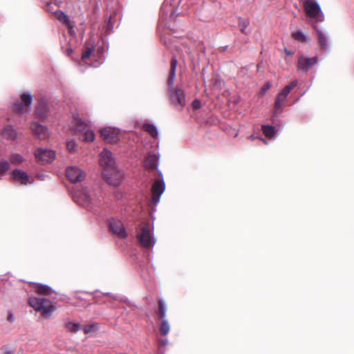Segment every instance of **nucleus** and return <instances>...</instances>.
I'll return each instance as SVG.
<instances>
[{"label":"nucleus","instance_id":"nucleus-48","mask_svg":"<svg viewBox=\"0 0 354 354\" xmlns=\"http://www.w3.org/2000/svg\"><path fill=\"white\" fill-rule=\"evenodd\" d=\"M251 138H252V140H254L255 138H254V136H251Z\"/></svg>","mask_w":354,"mask_h":354},{"label":"nucleus","instance_id":"nucleus-17","mask_svg":"<svg viewBox=\"0 0 354 354\" xmlns=\"http://www.w3.org/2000/svg\"><path fill=\"white\" fill-rule=\"evenodd\" d=\"M288 94L289 93L286 92L283 88L279 93L275 101L273 117L277 116V114L280 113L284 108L286 106L285 102Z\"/></svg>","mask_w":354,"mask_h":354},{"label":"nucleus","instance_id":"nucleus-44","mask_svg":"<svg viewBox=\"0 0 354 354\" xmlns=\"http://www.w3.org/2000/svg\"><path fill=\"white\" fill-rule=\"evenodd\" d=\"M285 53L288 55H292L293 53L291 51V50H287V49H285Z\"/></svg>","mask_w":354,"mask_h":354},{"label":"nucleus","instance_id":"nucleus-13","mask_svg":"<svg viewBox=\"0 0 354 354\" xmlns=\"http://www.w3.org/2000/svg\"><path fill=\"white\" fill-rule=\"evenodd\" d=\"M66 175L72 183L82 181L85 178V173L77 166L68 167L66 170Z\"/></svg>","mask_w":354,"mask_h":354},{"label":"nucleus","instance_id":"nucleus-25","mask_svg":"<svg viewBox=\"0 0 354 354\" xmlns=\"http://www.w3.org/2000/svg\"><path fill=\"white\" fill-rule=\"evenodd\" d=\"M262 131L264 135L268 138H273L277 133V129L272 125H263Z\"/></svg>","mask_w":354,"mask_h":354},{"label":"nucleus","instance_id":"nucleus-34","mask_svg":"<svg viewBox=\"0 0 354 354\" xmlns=\"http://www.w3.org/2000/svg\"><path fill=\"white\" fill-rule=\"evenodd\" d=\"M10 167L9 162L6 160L0 161V174H4Z\"/></svg>","mask_w":354,"mask_h":354},{"label":"nucleus","instance_id":"nucleus-41","mask_svg":"<svg viewBox=\"0 0 354 354\" xmlns=\"http://www.w3.org/2000/svg\"><path fill=\"white\" fill-rule=\"evenodd\" d=\"M14 315L12 313H9L8 314V320L10 322H14Z\"/></svg>","mask_w":354,"mask_h":354},{"label":"nucleus","instance_id":"nucleus-27","mask_svg":"<svg viewBox=\"0 0 354 354\" xmlns=\"http://www.w3.org/2000/svg\"><path fill=\"white\" fill-rule=\"evenodd\" d=\"M158 314L160 319H166L167 306L163 299L158 300Z\"/></svg>","mask_w":354,"mask_h":354},{"label":"nucleus","instance_id":"nucleus-15","mask_svg":"<svg viewBox=\"0 0 354 354\" xmlns=\"http://www.w3.org/2000/svg\"><path fill=\"white\" fill-rule=\"evenodd\" d=\"M30 129L33 134L40 140L47 139L49 136V131L47 127L36 122L31 124Z\"/></svg>","mask_w":354,"mask_h":354},{"label":"nucleus","instance_id":"nucleus-26","mask_svg":"<svg viewBox=\"0 0 354 354\" xmlns=\"http://www.w3.org/2000/svg\"><path fill=\"white\" fill-rule=\"evenodd\" d=\"M143 129L153 138H156L158 135V129L153 124L149 123L145 124L143 125Z\"/></svg>","mask_w":354,"mask_h":354},{"label":"nucleus","instance_id":"nucleus-18","mask_svg":"<svg viewBox=\"0 0 354 354\" xmlns=\"http://www.w3.org/2000/svg\"><path fill=\"white\" fill-rule=\"evenodd\" d=\"M48 111L49 107L46 101L40 100L35 111L36 118L43 120L48 116Z\"/></svg>","mask_w":354,"mask_h":354},{"label":"nucleus","instance_id":"nucleus-8","mask_svg":"<svg viewBox=\"0 0 354 354\" xmlns=\"http://www.w3.org/2000/svg\"><path fill=\"white\" fill-rule=\"evenodd\" d=\"M103 176L109 184L118 187L120 185L124 174L122 171L114 167L113 169L104 171Z\"/></svg>","mask_w":354,"mask_h":354},{"label":"nucleus","instance_id":"nucleus-46","mask_svg":"<svg viewBox=\"0 0 354 354\" xmlns=\"http://www.w3.org/2000/svg\"><path fill=\"white\" fill-rule=\"evenodd\" d=\"M67 53H68V54L71 53H72V49H71V48H68V49L67 50Z\"/></svg>","mask_w":354,"mask_h":354},{"label":"nucleus","instance_id":"nucleus-47","mask_svg":"<svg viewBox=\"0 0 354 354\" xmlns=\"http://www.w3.org/2000/svg\"><path fill=\"white\" fill-rule=\"evenodd\" d=\"M261 140L262 141H263L265 144H267L266 141V140H263V138H261Z\"/></svg>","mask_w":354,"mask_h":354},{"label":"nucleus","instance_id":"nucleus-4","mask_svg":"<svg viewBox=\"0 0 354 354\" xmlns=\"http://www.w3.org/2000/svg\"><path fill=\"white\" fill-rule=\"evenodd\" d=\"M28 304L36 311L41 312L45 318H49L55 310L51 301L44 297H31L28 299Z\"/></svg>","mask_w":354,"mask_h":354},{"label":"nucleus","instance_id":"nucleus-45","mask_svg":"<svg viewBox=\"0 0 354 354\" xmlns=\"http://www.w3.org/2000/svg\"><path fill=\"white\" fill-rule=\"evenodd\" d=\"M162 344L164 346L167 345V339H165V340L162 341Z\"/></svg>","mask_w":354,"mask_h":354},{"label":"nucleus","instance_id":"nucleus-39","mask_svg":"<svg viewBox=\"0 0 354 354\" xmlns=\"http://www.w3.org/2000/svg\"><path fill=\"white\" fill-rule=\"evenodd\" d=\"M270 87H271V84L269 82H266L262 88L261 93L262 94L265 93L268 90H269L270 88Z\"/></svg>","mask_w":354,"mask_h":354},{"label":"nucleus","instance_id":"nucleus-3","mask_svg":"<svg viewBox=\"0 0 354 354\" xmlns=\"http://www.w3.org/2000/svg\"><path fill=\"white\" fill-rule=\"evenodd\" d=\"M73 198L75 203L89 211L93 210L95 207L99 206L100 204L98 198L91 196L89 190L85 187L75 190L73 193Z\"/></svg>","mask_w":354,"mask_h":354},{"label":"nucleus","instance_id":"nucleus-22","mask_svg":"<svg viewBox=\"0 0 354 354\" xmlns=\"http://www.w3.org/2000/svg\"><path fill=\"white\" fill-rule=\"evenodd\" d=\"M2 134L8 140H15L17 138V131L10 125L4 127Z\"/></svg>","mask_w":354,"mask_h":354},{"label":"nucleus","instance_id":"nucleus-40","mask_svg":"<svg viewBox=\"0 0 354 354\" xmlns=\"http://www.w3.org/2000/svg\"><path fill=\"white\" fill-rule=\"evenodd\" d=\"M176 9H175V7H173L171 9V14H170V18L171 19H175V17H176Z\"/></svg>","mask_w":354,"mask_h":354},{"label":"nucleus","instance_id":"nucleus-9","mask_svg":"<svg viewBox=\"0 0 354 354\" xmlns=\"http://www.w3.org/2000/svg\"><path fill=\"white\" fill-rule=\"evenodd\" d=\"M120 130L118 128L107 127L100 129V135L106 142L114 144L120 138Z\"/></svg>","mask_w":354,"mask_h":354},{"label":"nucleus","instance_id":"nucleus-5","mask_svg":"<svg viewBox=\"0 0 354 354\" xmlns=\"http://www.w3.org/2000/svg\"><path fill=\"white\" fill-rule=\"evenodd\" d=\"M136 238L140 244L147 250L152 248L156 243L153 230L150 229L148 224L142 225L138 227Z\"/></svg>","mask_w":354,"mask_h":354},{"label":"nucleus","instance_id":"nucleus-2","mask_svg":"<svg viewBox=\"0 0 354 354\" xmlns=\"http://www.w3.org/2000/svg\"><path fill=\"white\" fill-rule=\"evenodd\" d=\"M177 60L173 57L171 62V68L168 78L169 95L172 104L175 106L183 108L185 104V95L184 91L180 88H173L176 77Z\"/></svg>","mask_w":354,"mask_h":354},{"label":"nucleus","instance_id":"nucleus-33","mask_svg":"<svg viewBox=\"0 0 354 354\" xmlns=\"http://www.w3.org/2000/svg\"><path fill=\"white\" fill-rule=\"evenodd\" d=\"M238 22L240 30L243 33L245 32V29L249 24V21L240 17L238 19Z\"/></svg>","mask_w":354,"mask_h":354},{"label":"nucleus","instance_id":"nucleus-12","mask_svg":"<svg viewBox=\"0 0 354 354\" xmlns=\"http://www.w3.org/2000/svg\"><path fill=\"white\" fill-rule=\"evenodd\" d=\"M35 156L37 161L45 164L54 160L55 158V152L53 150L39 148L35 150Z\"/></svg>","mask_w":354,"mask_h":354},{"label":"nucleus","instance_id":"nucleus-6","mask_svg":"<svg viewBox=\"0 0 354 354\" xmlns=\"http://www.w3.org/2000/svg\"><path fill=\"white\" fill-rule=\"evenodd\" d=\"M303 6L306 17L316 22H323L324 21V12L317 0H304Z\"/></svg>","mask_w":354,"mask_h":354},{"label":"nucleus","instance_id":"nucleus-1","mask_svg":"<svg viewBox=\"0 0 354 354\" xmlns=\"http://www.w3.org/2000/svg\"><path fill=\"white\" fill-rule=\"evenodd\" d=\"M144 165L146 168L149 169H157L158 173L160 176V179L156 180L151 188L152 198L151 203L156 205L160 201V196L165 189V185L163 180L162 172L158 169V160L155 154L149 153L146 157Z\"/></svg>","mask_w":354,"mask_h":354},{"label":"nucleus","instance_id":"nucleus-7","mask_svg":"<svg viewBox=\"0 0 354 354\" xmlns=\"http://www.w3.org/2000/svg\"><path fill=\"white\" fill-rule=\"evenodd\" d=\"M73 123L72 129L76 133H78L80 139L85 142L94 140L95 134L88 124L77 118H74Z\"/></svg>","mask_w":354,"mask_h":354},{"label":"nucleus","instance_id":"nucleus-24","mask_svg":"<svg viewBox=\"0 0 354 354\" xmlns=\"http://www.w3.org/2000/svg\"><path fill=\"white\" fill-rule=\"evenodd\" d=\"M65 327L71 333H77L82 328V326L80 323L71 320L65 322Z\"/></svg>","mask_w":354,"mask_h":354},{"label":"nucleus","instance_id":"nucleus-31","mask_svg":"<svg viewBox=\"0 0 354 354\" xmlns=\"http://www.w3.org/2000/svg\"><path fill=\"white\" fill-rule=\"evenodd\" d=\"M10 161L13 165H19L24 161V158L20 154L14 153L10 156Z\"/></svg>","mask_w":354,"mask_h":354},{"label":"nucleus","instance_id":"nucleus-30","mask_svg":"<svg viewBox=\"0 0 354 354\" xmlns=\"http://www.w3.org/2000/svg\"><path fill=\"white\" fill-rule=\"evenodd\" d=\"M292 37L299 41H305L308 39V36L302 30L292 32Z\"/></svg>","mask_w":354,"mask_h":354},{"label":"nucleus","instance_id":"nucleus-11","mask_svg":"<svg viewBox=\"0 0 354 354\" xmlns=\"http://www.w3.org/2000/svg\"><path fill=\"white\" fill-rule=\"evenodd\" d=\"M100 165L104 168V171L115 167V161L113 158L111 151L104 148L100 153Z\"/></svg>","mask_w":354,"mask_h":354},{"label":"nucleus","instance_id":"nucleus-32","mask_svg":"<svg viewBox=\"0 0 354 354\" xmlns=\"http://www.w3.org/2000/svg\"><path fill=\"white\" fill-rule=\"evenodd\" d=\"M98 329L97 324H93L84 327V330L86 334H91Z\"/></svg>","mask_w":354,"mask_h":354},{"label":"nucleus","instance_id":"nucleus-21","mask_svg":"<svg viewBox=\"0 0 354 354\" xmlns=\"http://www.w3.org/2000/svg\"><path fill=\"white\" fill-rule=\"evenodd\" d=\"M95 50L94 45H86L83 50L80 59L78 61L80 65H82L84 62L90 58Z\"/></svg>","mask_w":354,"mask_h":354},{"label":"nucleus","instance_id":"nucleus-37","mask_svg":"<svg viewBox=\"0 0 354 354\" xmlns=\"http://www.w3.org/2000/svg\"><path fill=\"white\" fill-rule=\"evenodd\" d=\"M172 0H165L163 3V5L161 8L162 12L165 13L166 12L167 7L169 6H171Z\"/></svg>","mask_w":354,"mask_h":354},{"label":"nucleus","instance_id":"nucleus-14","mask_svg":"<svg viewBox=\"0 0 354 354\" xmlns=\"http://www.w3.org/2000/svg\"><path fill=\"white\" fill-rule=\"evenodd\" d=\"M109 228L111 232L120 238H126L127 233L124 229V225L120 220L112 218L109 221Z\"/></svg>","mask_w":354,"mask_h":354},{"label":"nucleus","instance_id":"nucleus-23","mask_svg":"<svg viewBox=\"0 0 354 354\" xmlns=\"http://www.w3.org/2000/svg\"><path fill=\"white\" fill-rule=\"evenodd\" d=\"M55 15L62 24H65L68 27H71V21L64 12L62 10H57L55 12Z\"/></svg>","mask_w":354,"mask_h":354},{"label":"nucleus","instance_id":"nucleus-36","mask_svg":"<svg viewBox=\"0 0 354 354\" xmlns=\"http://www.w3.org/2000/svg\"><path fill=\"white\" fill-rule=\"evenodd\" d=\"M298 82L297 80H294L291 82L288 85L286 86L283 89L290 93L292 89H293L295 86H297Z\"/></svg>","mask_w":354,"mask_h":354},{"label":"nucleus","instance_id":"nucleus-16","mask_svg":"<svg viewBox=\"0 0 354 354\" xmlns=\"http://www.w3.org/2000/svg\"><path fill=\"white\" fill-rule=\"evenodd\" d=\"M317 57L312 58L300 56L298 59V69L304 72H308L310 68L317 63Z\"/></svg>","mask_w":354,"mask_h":354},{"label":"nucleus","instance_id":"nucleus-35","mask_svg":"<svg viewBox=\"0 0 354 354\" xmlns=\"http://www.w3.org/2000/svg\"><path fill=\"white\" fill-rule=\"evenodd\" d=\"M76 147H77V144L76 142L74 141V140H68L67 142H66V147H67V149L70 151V152H74L76 151Z\"/></svg>","mask_w":354,"mask_h":354},{"label":"nucleus","instance_id":"nucleus-42","mask_svg":"<svg viewBox=\"0 0 354 354\" xmlns=\"http://www.w3.org/2000/svg\"><path fill=\"white\" fill-rule=\"evenodd\" d=\"M111 17L109 18V21H108L107 25H106L107 29H109V30L113 28V26L111 24Z\"/></svg>","mask_w":354,"mask_h":354},{"label":"nucleus","instance_id":"nucleus-38","mask_svg":"<svg viewBox=\"0 0 354 354\" xmlns=\"http://www.w3.org/2000/svg\"><path fill=\"white\" fill-rule=\"evenodd\" d=\"M193 109L197 110L201 107V102L198 99L194 100L192 103Z\"/></svg>","mask_w":354,"mask_h":354},{"label":"nucleus","instance_id":"nucleus-20","mask_svg":"<svg viewBox=\"0 0 354 354\" xmlns=\"http://www.w3.org/2000/svg\"><path fill=\"white\" fill-rule=\"evenodd\" d=\"M317 34L318 36L319 43L323 50L328 49V34L322 28H319L317 26H315Z\"/></svg>","mask_w":354,"mask_h":354},{"label":"nucleus","instance_id":"nucleus-28","mask_svg":"<svg viewBox=\"0 0 354 354\" xmlns=\"http://www.w3.org/2000/svg\"><path fill=\"white\" fill-rule=\"evenodd\" d=\"M37 292L39 294L50 295L52 294V292H53V290L50 286L47 285L39 284L37 288Z\"/></svg>","mask_w":354,"mask_h":354},{"label":"nucleus","instance_id":"nucleus-29","mask_svg":"<svg viewBox=\"0 0 354 354\" xmlns=\"http://www.w3.org/2000/svg\"><path fill=\"white\" fill-rule=\"evenodd\" d=\"M170 330V326L167 319H161V324L160 326V331L162 335H166Z\"/></svg>","mask_w":354,"mask_h":354},{"label":"nucleus","instance_id":"nucleus-10","mask_svg":"<svg viewBox=\"0 0 354 354\" xmlns=\"http://www.w3.org/2000/svg\"><path fill=\"white\" fill-rule=\"evenodd\" d=\"M21 102L14 104V111L19 113H24L29 111L32 102V97L30 93H23L21 95Z\"/></svg>","mask_w":354,"mask_h":354},{"label":"nucleus","instance_id":"nucleus-43","mask_svg":"<svg viewBox=\"0 0 354 354\" xmlns=\"http://www.w3.org/2000/svg\"><path fill=\"white\" fill-rule=\"evenodd\" d=\"M105 295H108V296H110L111 297V298H113V299H115V300H118V297L115 296V295H111L110 293L109 292H106V293H104Z\"/></svg>","mask_w":354,"mask_h":354},{"label":"nucleus","instance_id":"nucleus-19","mask_svg":"<svg viewBox=\"0 0 354 354\" xmlns=\"http://www.w3.org/2000/svg\"><path fill=\"white\" fill-rule=\"evenodd\" d=\"M13 179L23 185H26L30 182L29 176L24 171L15 169L12 171Z\"/></svg>","mask_w":354,"mask_h":354}]
</instances>
